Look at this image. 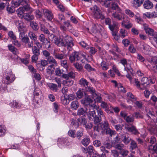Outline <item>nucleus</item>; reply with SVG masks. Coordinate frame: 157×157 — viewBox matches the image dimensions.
Segmentation results:
<instances>
[{
  "label": "nucleus",
  "mask_w": 157,
  "mask_h": 157,
  "mask_svg": "<svg viewBox=\"0 0 157 157\" xmlns=\"http://www.w3.org/2000/svg\"><path fill=\"white\" fill-rule=\"evenodd\" d=\"M81 102L82 104L87 105L89 108L87 117L90 121H93L95 124H97L101 121L102 117L105 118L104 112L101 108H98L96 109L97 115L96 114L94 106L90 104L92 102L93 100L89 95L86 94L84 99L82 100Z\"/></svg>",
  "instance_id": "1"
},
{
  "label": "nucleus",
  "mask_w": 157,
  "mask_h": 157,
  "mask_svg": "<svg viewBox=\"0 0 157 157\" xmlns=\"http://www.w3.org/2000/svg\"><path fill=\"white\" fill-rule=\"evenodd\" d=\"M61 36L62 38L64 40L65 44H64L63 40H59L58 39L56 38V40H55V42L56 44L59 46H66L68 49L72 48V47L75 45L74 44L73 39L71 37L66 34L64 32L62 33Z\"/></svg>",
  "instance_id": "2"
},
{
  "label": "nucleus",
  "mask_w": 157,
  "mask_h": 157,
  "mask_svg": "<svg viewBox=\"0 0 157 157\" xmlns=\"http://www.w3.org/2000/svg\"><path fill=\"white\" fill-rule=\"evenodd\" d=\"M101 128L102 131L101 133L102 134H105L108 135L109 136H112L115 133L114 130H113L109 128V124L106 120H105L101 124Z\"/></svg>",
  "instance_id": "3"
},
{
  "label": "nucleus",
  "mask_w": 157,
  "mask_h": 157,
  "mask_svg": "<svg viewBox=\"0 0 157 157\" xmlns=\"http://www.w3.org/2000/svg\"><path fill=\"white\" fill-rule=\"evenodd\" d=\"M15 79L14 75L13 74L12 71L7 70L5 74L3 75L2 82L6 84H10L13 82Z\"/></svg>",
  "instance_id": "4"
},
{
  "label": "nucleus",
  "mask_w": 157,
  "mask_h": 157,
  "mask_svg": "<svg viewBox=\"0 0 157 157\" xmlns=\"http://www.w3.org/2000/svg\"><path fill=\"white\" fill-rule=\"evenodd\" d=\"M90 9L92 12L91 14L95 18H100L101 19L104 18V17L102 14L101 11L96 5L94 6L93 7L90 8Z\"/></svg>",
  "instance_id": "5"
},
{
  "label": "nucleus",
  "mask_w": 157,
  "mask_h": 157,
  "mask_svg": "<svg viewBox=\"0 0 157 157\" xmlns=\"http://www.w3.org/2000/svg\"><path fill=\"white\" fill-rule=\"evenodd\" d=\"M124 128L127 132L134 135H137L140 133L136 127L133 124H125Z\"/></svg>",
  "instance_id": "6"
},
{
  "label": "nucleus",
  "mask_w": 157,
  "mask_h": 157,
  "mask_svg": "<svg viewBox=\"0 0 157 157\" xmlns=\"http://www.w3.org/2000/svg\"><path fill=\"white\" fill-rule=\"evenodd\" d=\"M101 106L108 114H114L113 111V107L109 103H107L103 101L101 102Z\"/></svg>",
  "instance_id": "7"
},
{
  "label": "nucleus",
  "mask_w": 157,
  "mask_h": 157,
  "mask_svg": "<svg viewBox=\"0 0 157 157\" xmlns=\"http://www.w3.org/2000/svg\"><path fill=\"white\" fill-rule=\"evenodd\" d=\"M103 28V27L99 24H92V26L90 28H87L86 29L88 30L90 29L92 32L96 34L100 33Z\"/></svg>",
  "instance_id": "8"
},
{
  "label": "nucleus",
  "mask_w": 157,
  "mask_h": 157,
  "mask_svg": "<svg viewBox=\"0 0 157 157\" xmlns=\"http://www.w3.org/2000/svg\"><path fill=\"white\" fill-rule=\"evenodd\" d=\"M17 26L19 33V38L21 39L25 37L24 33L25 25L24 23L22 22H20L17 23Z\"/></svg>",
  "instance_id": "9"
},
{
  "label": "nucleus",
  "mask_w": 157,
  "mask_h": 157,
  "mask_svg": "<svg viewBox=\"0 0 157 157\" xmlns=\"http://www.w3.org/2000/svg\"><path fill=\"white\" fill-rule=\"evenodd\" d=\"M82 150L83 152L85 153H88V157H91V155L95 152V151L93 146L90 145L87 147L85 148L82 147Z\"/></svg>",
  "instance_id": "10"
},
{
  "label": "nucleus",
  "mask_w": 157,
  "mask_h": 157,
  "mask_svg": "<svg viewBox=\"0 0 157 157\" xmlns=\"http://www.w3.org/2000/svg\"><path fill=\"white\" fill-rule=\"evenodd\" d=\"M28 2V0H13L12 1V5L14 7H17L20 5H25Z\"/></svg>",
  "instance_id": "11"
},
{
  "label": "nucleus",
  "mask_w": 157,
  "mask_h": 157,
  "mask_svg": "<svg viewBox=\"0 0 157 157\" xmlns=\"http://www.w3.org/2000/svg\"><path fill=\"white\" fill-rule=\"evenodd\" d=\"M44 14L47 19L51 21L53 17V15L51 11L49 10L44 9L43 10Z\"/></svg>",
  "instance_id": "12"
},
{
  "label": "nucleus",
  "mask_w": 157,
  "mask_h": 157,
  "mask_svg": "<svg viewBox=\"0 0 157 157\" xmlns=\"http://www.w3.org/2000/svg\"><path fill=\"white\" fill-rule=\"evenodd\" d=\"M121 11L120 13L119 12H114L112 13L111 17L112 18L115 19L116 20H117L118 21H121L122 20V18L124 19L123 17H122V16L121 13Z\"/></svg>",
  "instance_id": "13"
},
{
  "label": "nucleus",
  "mask_w": 157,
  "mask_h": 157,
  "mask_svg": "<svg viewBox=\"0 0 157 157\" xmlns=\"http://www.w3.org/2000/svg\"><path fill=\"white\" fill-rule=\"evenodd\" d=\"M21 41L25 44H28V46L29 48H31L33 46L34 44L33 41L31 42L29 41V39L28 36H25L21 39Z\"/></svg>",
  "instance_id": "14"
},
{
  "label": "nucleus",
  "mask_w": 157,
  "mask_h": 157,
  "mask_svg": "<svg viewBox=\"0 0 157 157\" xmlns=\"http://www.w3.org/2000/svg\"><path fill=\"white\" fill-rule=\"evenodd\" d=\"M121 138L122 141L125 145H128L132 140L129 136L125 134L122 135Z\"/></svg>",
  "instance_id": "15"
},
{
  "label": "nucleus",
  "mask_w": 157,
  "mask_h": 157,
  "mask_svg": "<svg viewBox=\"0 0 157 157\" xmlns=\"http://www.w3.org/2000/svg\"><path fill=\"white\" fill-rule=\"evenodd\" d=\"M138 148L137 144L133 140H132L130 144L129 149L130 151L132 153H135V151H134Z\"/></svg>",
  "instance_id": "16"
},
{
  "label": "nucleus",
  "mask_w": 157,
  "mask_h": 157,
  "mask_svg": "<svg viewBox=\"0 0 157 157\" xmlns=\"http://www.w3.org/2000/svg\"><path fill=\"white\" fill-rule=\"evenodd\" d=\"M48 64V62L47 60H42L41 61L40 63H38L37 65V67L40 66L39 68L40 71H42L44 70L45 68V67Z\"/></svg>",
  "instance_id": "17"
},
{
  "label": "nucleus",
  "mask_w": 157,
  "mask_h": 157,
  "mask_svg": "<svg viewBox=\"0 0 157 157\" xmlns=\"http://www.w3.org/2000/svg\"><path fill=\"white\" fill-rule=\"evenodd\" d=\"M34 55L32 57V61L36 62L40 55V50H32Z\"/></svg>",
  "instance_id": "18"
},
{
  "label": "nucleus",
  "mask_w": 157,
  "mask_h": 157,
  "mask_svg": "<svg viewBox=\"0 0 157 157\" xmlns=\"http://www.w3.org/2000/svg\"><path fill=\"white\" fill-rule=\"evenodd\" d=\"M87 108L84 109L83 108H79L77 111V115L79 116H84L86 113H88Z\"/></svg>",
  "instance_id": "19"
},
{
  "label": "nucleus",
  "mask_w": 157,
  "mask_h": 157,
  "mask_svg": "<svg viewBox=\"0 0 157 157\" xmlns=\"http://www.w3.org/2000/svg\"><path fill=\"white\" fill-rule=\"evenodd\" d=\"M144 0H133L132 4V6L135 8L140 7L143 3Z\"/></svg>",
  "instance_id": "20"
},
{
  "label": "nucleus",
  "mask_w": 157,
  "mask_h": 157,
  "mask_svg": "<svg viewBox=\"0 0 157 157\" xmlns=\"http://www.w3.org/2000/svg\"><path fill=\"white\" fill-rule=\"evenodd\" d=\"M48 85L49 89L54 92H57L59 90V87L56 84L49 83Z\"/></svg>",
  "instance_id": "21"
},
{
  "label": "nucleus",
  "mask_w": 157,
  "mask_h": 157,
  "mask_svg": "<svg viewBox=\"0 0 157 157\" xmlns=\"http://www.w3.org/2000/svg\"><path fill=\"white\" fill-rule=\"evenodd\" d=\"M22 17L28 21H31L34 19V16L33 15L29 13H25L22 15Z\"/></svg>",
  "instance_id": "22"
},
{
  "label": "nucleus",
  "mask_w": 157,
  "mask_h": 157,
  "mask_svg": "<svg viewBox=\"0 0 157 157\" xmlns=\"http://www.w3.org/2000/svg\"><path fill=\"white\" fill-rule=\"evenodd\" d=\"M144 30L147 34L150 37L153 36L155 32H154L153 30L147 26H145L144 28Z\"/></svg>",
  "instance_id": "23"
},
{
  "label": "nucleus",
  "mask_w": 157,
  "mask_h": 157,
  "mask_svg": "<svg viewBox=\"0 0 157 157\" xmlns=\"http://www.w3.org/2000/svg\"><path fill=\"white\" fill-rule=\"evenodd\" d=\"M151 62L153 65V69L154 70H157V56L152 57L151 59Z\"/></svg>",
  "instance_id": "24"
},
{
  "label": "nucleus",
  "mask_w": 157,
  "mask_h": 157,
  "mask_svg": "<svg viewBox=\"0 0 157 157\" xmlns=\"http://www.w3.org/2000/svg\"><path fill=\"white\" fill-rule=\"evenodd\" d=\"M77 97L79 99H81L86 94V92L82 90H78L76 93Z\"/></svg>",
  "instance_id": "25"
},
{
  "label": "nucleus",
  "mask_w": 157,
  "mask_h": 157,
  "mask_svg": "<svg viewBox=\"0 0 157 157\" xmlns=\"http://www.w3.org/2000/svg\"><path fill=\"white\" fill-rule=\"evenodd\" d=\"M143 6L144 8L149 9L153 7V4L149 0H146L144 2Z\"/></svg>",
  "instance_id": "26"
},
{
  "label": "nucleus",
  "mask_w": 157,
  "mask_h": 157,
  "mask_svg": "<svg viewBox=\"0 0 157 157\" xmlns=\"http://www.w3.org/2000/svg\"><path fill=\"white\" fill-rule=\"evenodd\" d=\"M102 118V117L101 118ZM104 118L105 119V118L104 117ZM102 121V119H101V121L100 123H98L97 124H95L94 123V124H96V125H94L93 126L94 131V132H96L97 134H99L100 133V132H101V131H102L101 128L100 126H99L98 125V124H100V123Z\"/></svg>",
  "instance_id": "27"
},
{
  "label": "nucleus",
  "mask_w": 157,
  "mask_h": 157,
  "mask_svg": "<svg viewBox=\"0 0 157 157\" xmlns=\"http://www.w3.org/2000/svg\"><path fill=\"white\" fill-rule=\"evenodd\" d=\"M79 84L82 87H84L86 88L88 86L89 82L85 79L82 78L79 80Z\"/></svg>",
  "instance_id": "28"
},
{
  "label": "nucleus",
  "mask_w": 157,
  "mask_h": 157,
  "mask_svg": "<svg viewBox=\"0 0 157 157\" xmlns=\"http://www.w3.org/2000/svg\"><path fill=\"white\" fill-rule=\"evenodd\" d=\"M73 82L74 81L71 79H67L63 80L62 83L64 86H70L73 84Z\"/></svg>",
  "instance_id": "29"
},
{
  "label": "nucleus",
  "mask_w": 157,
  "mask_h": 157,
  "mask_svg": "<svg viewBox=\"0 0 157 157\" xmlns=\"http://www.w3.org/2000/svg\"><path fill=\"white\" fill-rule=\"evenodd\" d=\"M28 36L30 39L34 42L37 40V36L36 34L33 31H30L28 33Z\"/></svg>",
  "instance_id": "30"
},
{
  "label": "nucleus",
  "mask_w": 157,
  "mask_h": 157,
  "mask_svg": "<svg viewBox=\"0 0 157 157\" xmlns=\"http://www.w3.org/2000/svg\"><path fill=\"white\" fill-rule=\"evenodd\" d=\"M70 25V23L68 21H65L63 22V25H61L60 26L61 29L63 31H67V29L68 28Z\"/></svg>",
  "instance_id": "31"
},
{
  "label": "nucleus",
  "mask_w": 157,
  "mask_h": 157,
  "mask_svg": "<svg viewBox=\"0 0 157 157\" xmlns=\"http://www.w3.org/2000/svg\"><path fill=\"white\" fill-rule=\"evenodd\" d=\"M79 106L78 102L77 100L73 101L71 104V107L73 110H76Z\"/></svg>",
  "instance_id": "32"
},
{
  "label": "nucleus",
  "mask_w": 157,
  "mask_h": 157,
  "mask_svg": "<svg viewBox=\"0 0 157 157\" xmlns=\"http://www.w3.org/2000/svg\"><path fill=\"white\" fill-rule=\"evenodd\" d=\"M113 146L115 148L120 150V152L124 150V146L123 144L120 143L116 144H115Z\"/></svg>",
  "instance_id": "33"
},
{
  "label": "nucleus",
  "mask_w": 157,
  "mask_h": 157,
  "mask_svg": "<svg viewBox=\"0 0 157 157\" xmlns=\"http://www.w3.org/2000/svg\"><path fill=\"white\" fill-rule=\"evenodd\" d=\"M56 50H54L53 55L56 59H62L64 58V55L63 54H60L56 52Z\"/></svg>",
  "instance_id": "34"
},
{
  "label": "nucleus",
  "mask_w": 157,
  "mask_h": 157,
  "mask_svg": "<svg viewBox=\"0 0 157 157\" xmlns=\"http://www.w3.org/2000/svg\"><path fill=\"white\" fill-rule=\"evenodd\" d=\"M85 89L87 92H89L92 95L96 94L95 89L93 87L88 86L86 87Z\"/></svg>",
  "instance_id": "35"
},
{
  "label": "nucleus",
  "mask_w": 157,
  "mask_h": 157,
  "mask_svg": "<svg viewBox=\"0 0 157 157\" xmlns=\"http://www.w3.org/2000/svg\"><path fill=\"white\" fill-rule=\"evenodd\" d=\"M6 10L9 14H11L14 13L15 11V7L12 6H8L6 7Z\"/></svg>",
  "instance_id": "36"
},
{
  "label": "nucleus",
  "mask_w": 157,
  "mask_h": 157,
  "mask_svg": "<svg viewBox=\"0 0 157 157\" xmlns=\"http://www.w3.org/2000/svg\"><path fill=\"white\" fill-rule=\"evenodd\" d=\"M83 135V130L82 129L78 130L75 133V137H76L77 139L79 140H81V138Z\"/></svg>",
  "instance_id": "37"
},
{
  "label": "nucleus",
  "mask_w": 157,
  "mask_h": 157,
  "mask_svg": "<svg viewBox=\"0 0 157 157\" xmlns=\"http://www.w3.org/2000/svg\"><path fill=\"white\" fill-rule=\"evenodd\" d=\"M111 8L113 10H117L120 13L121 11V10L117 4L115 3V2L112 3Z\"/></svg>",
  "instance_id": "38"
},
{
  "label": "nucleus",
  "mask_w": 157,
  "mask_h": 157,
  "mask_svg": "<svg viewBox=\"0 0 157 157\" xmlns=\"http://www.w3.org/2000/svg\"><path fill=\"white\" fill-rule=\"evenodd\" d=\"M16 12L19 17H22V15L24 14L23 13L24 12V10L23 7H20L19 8L17 9Z\"/></svg>",
  "instance_id": "39"
},
{
  "label": "nucleus",
  "mask_w": 157,
  "mask_h": 157,
  "mask_svg": "<svg viewBox=\"0 0 157 157\" xmlns=\"http://www.w3.org/2000/svg\"><path fill=\"white\" fill-rule=\"evenodd\" d=\"M23 6L22 7L23 8L24 10H25L26 11H28L29 13H31L33 12V9L28 5V3L25 5H23Z\"/></svg>",
  "instance_id": "40"
},
{
  "label": "nucleus",
  "mask_w": 157,
  "mask_h": 157,
  "mask_svg": "<svg viewBox=\"0 0 157 157\" xmlns=\"http://www.w3.org/2000/svg\"><path fill=\"white\" fill-rule=\"evenodd\" d=\"M30 25L34 31H37L39 29V27L37 24L33 21H31Z\"/></svg>",
  "instance_id": "41"
},
{
  "label": "nucleus",
  "mask_w": 157,
  "mask_h": 157,
  "mask_svg": "<svg viewBox=\"0 0 157 157\" xmlns=\"http://www.w3.org/2000/svg\"><path fill=\"white\" fill-rule=\"evenodd\" d=\"M150 83L148 79L146 77H144L142 78L141 80V84L144 85H147L149 84Z\"/></svg>",
  "instance_id": "42"
},
{
  "label": "nucleus",
  "mask_w": 157,
  "mask_h": 157,
  "mask_svg": "<svg viewBox=\"0 0 157 157\" xmlns=\"http://www.w3.org/2000/svg\"><path fill=\"white\" fill-rule=\"evenodd\" d=\"M90 139L89 138H85L81 141V143L85 146H87L90 143Z\"/></svg>",
  "instance_id": "43"
},
{
  "label": "nucleus",
  "mask_w": 157,
  "mask_h": 157,
  "mask_svg": "<svg viewBox=\"0 0 157 157\" xmlns=\"http://www.w3.org/2000/svg\"><path fill=\"white\" fill-rule=\"evenodd\" d=\"M109 28L112 31V33L114 31L117 32V25L115 23H113V25H109Z\"/></svg>",
  "instance_id": "44"
},
{
  "label": "nucleus",
  "mask_w": 157,
  "mask_h": 157,
  "mask_svg": "<svg viewBox=\"0 0 157 157\" xmlns=\"http://www.w3.org/2000/svg\"><path fill=\"white\" fill-rule=\"evenodd\" d=\"M148 129L152 134L156 135L157 133V129L154 126H151Z\"/></svg>",
  "instance_id": "45"
},
{
  "label": "nucleus",
  "mask_w": 157,
  "mask_h": 157,
  "mask_svg": "<svg viewBox=\"0 0 157 157\" xmlns=\"http://www.w3.org/2000/svg\"><path fill=\"white\" fill-rule=\"evenodd\" d=\"M112 147V144L109 141H106L104 143V146H102L101 147H104V148L107 149H110Z\"/></svg>",
  "instance_id": "46"
},
{
  "label": "nucleus",
  "mask_w": 157,
  "mask_h": 157,
  "mask_svg": "<svg viewBox=\"0 0 157 157\" xmlns=\"http://www.w3.org/2000/svg\"><path fill=\"white\" fill-rule=\"evenodd\" d=\"M121 37L123 38L125 36H127L128 33L127 31L124 29H121L120 31Z\"/></svg>",
  "instance_id": "47"
},
{
  "label": "nucleus",
  "mask_w": 157,
  "mask_h": 157,
  "mask_svg": "<svg viewBox=\"0 0 157 157\" xmlns=\"http://www.w3.org/2000/svg\"><path fill=\"white\" fill-rule=\"evenodd\" d=\"M71 124L75 128H77L79 126V124L78 120L77 121L73 119L71 122Z\"/></svg>",
  "instance_id": "48"
},
{
  "label": "nucleus",
  "mask_w": 157,
  "mask_h": 157,
  "mask_svg": "<svg viewBox=\"0 0 157 157\" xmlns=\"http://www.w3.org/2000/svg\"><path fill=\"white\" fill-rule=\"evenodd\" d=\"M47 60L50 64H55L56 66L57 64V62L56 60L51 56L47 58Z\"/></svg>",
  "instance_id": "49"
},
{
  "label": "nucleus",
  "mask_w": 157,
  "mask_h": 157,
  "mask_svg": "<svg viewBox=\"0 0 157 157\" xmlns=\"http://www.w3.org/2000/svg\"><path fill=\"white\" fill-rule=\"evenodd\" d=\"M129 154L131 153H130L127 150L124 149L120 152V154L122 155L123 157H127L128 156V155H129Z\"/></svg>",
  "instance_id": "50"
},
{
  "label": "nucleus",
  "mask_w": 157,
  "mask_h": 157,
  "mask_svg": "<svg viewBox=\"0 0 157 157\" xmlns=\"http://www.w3.org/2000/svg\"><path fill=\"white\" fill-rule=\"evenodd\" d=\"M78 121L79 124H82L83 125L86 124L87 122L86 118L84 117H81L78 118Z\"/></svg>",
  "instance_id": "51"
},
{
  "label": "nucleus",
  "mask_w": 157,
  "mask_h": 157,
  "mask_svg": "<svg viewBox=\"0 0 157 157\" xmlns=\"http://www.w3.org/2000/svg\"><path fill=\"white\" fill-rule=\"evenodd\" d=\"M35 14L37 19L41 18L42 14L41 12L39 10H36L35 12Z\"/></svg>",
  "instance_id": "52"
},
{
  "label": "nucleus",
  "mask_w": 157,
  "mask_h": 157,
  "mask_svg": "<svg viewBox=\"0 0 157 157\" xmlns=\"http://www.w3.org/2000/svg\"><path fill=\"white\" fill-rule=\"evenodd\" d=\"M125 71H126L128 73H130L132 74H133L132 69L130 65H127L126 67H124Z\"/></svg>",
  "instance_id": "53"
},
{
  "label": "nucleus",
  "mask_w": 157,
  "mask_h": 157,
  "mask_svg": "<svg viewBox=\"0 0 157 157\" xmlns=\"http://www.w3.org/2000/svg\"><path fill=\"white\" fill-rule=\"evenodd\" d=\"M134 117L130 116H127L125 119L126 121L128 123L132 122L134 121Z\"/></svg>",
  "instance_id": "54"
},
{
  "label": "nucleus",
  "mask_w": 157,
  "mask_h": 157,
  "mask_svg": "<svg viewBox=\"0 0 157 157\" xmlns=\"http://www.w3.org/2000/svg\"><path fill=\"white\" fill-rule=\"evenodd\" d=\"M125 23V21L123 20L121 22V25L127 29H129L132 26V24L131 23H129L128 24L126 25Z\"/></svg>",
  "instance_id": "55"
},
{
  "label": "nucleus",
  "mask_w": 157,
  "mask_h": 157,
  "mask_svg": "<svg viewBox=\"0 0 157 157\" xmlns=\"http://www.w3.org/2000/svg\"><path fill=\"white\" fill-rule=\"evenodd\" d=\"M125 13L130 17H133L134 15V13L128 9L125 10Z\"/></svg>",
  "instance_id": "56"
},
{
  "label": "nucleus",
  "mask_w": 157,
  "mask_h": 157,
  "mask_svg": "<svg viewBox=\"0 0 157 157\" xmlns=\"http://www.w3.org/2000/svg\"><path fill=\"white\" fill-rule=\"evenodd\" d=\"M8 36L12 39L15 40L16 39V36L15 35L13 32L12 31H10L8 33Z\"/></svg>",
  "instance_id": "57"
},
{
  "label": "nucleus",
  "mask_w": 157,
  "mask_h": 157,
  "mask_svg": "<svg viewBox=\"0 0 157 157\" xmlns=\"http://www.w3.org/2000/svg\"><path fill=\"white\" fill-rule=\"evenodd\" d=\"M75 131L72 130H70L68 132V135L72 138H75Z\"/></svg>",
  "instance_id": "58"
},
{
  "label": "nucleus",
  "mask_w": 157,
  "mask_h": 157,
  "mask_svg": "<svg viewBox=\"0 0 157 157\" xmlns=\"http://www.w3.org/2000/svg\"><path fill=\"white\" fill-rule=\"evenodd\" d=\"M84 68L88 71H94L95 70L94 68H92L91 66L88 64H86L84 66Z\"/></svg>",
  "instance_id": "59"
},
{
  "label": "nucleus",
  "mask_w": 157,
  "mask_h": 157,
  "mask_svg": "<svg viewBox=\"0 0 157 157\" xmlns=\"http://www.w3.org/2000/svg\"><path fill=\"white\" fill-rule=\"evenodd\" d=\"M34 44L35 45L34 47L35 48V49H40L42 48V44L37 40L34 42Z\"/></svg>",
  "instance_id": "60"
},
{
  "label": "nucleus",
  "mask_w": 157,
  "mask_h": 157,
  "mask_svg": "<svg viewBox=\"0 0 157 157\" xmlns=\"http://www.w3.org/2000/svg\"><path fill=\"white\" fill-rule=\"evenodd\" d=\"M71 55H73V57L75 59V60H80V58L78 56V53L76 51H75Z\"/></svg>",
  "instance_id": "61"
},
{
  "label": "nucleus",
  "mask_w": 157,
  "mask_h": 157,
  "mask_svg": "<svg viewBox=\"0 0 157 157\" xmlns=\"http://www.w3.org/2000/svg\"><path fill=\"white\" fill-rule=\"evenodd\" d=\"M124 126V125L117 124L115 125L114 127L117 131H120L122 130V127Z\"/></svg>",
  "instance_id": "62"
},
{
  "label": "nucleus",
  "mask_w": 157,
  "mask_h": 157,
  "mask_svg": "<svg viewBox=\"0 0 157 157\" xmlns=\"http://www.w3.org/2000/svg\"><path fill=\"white\" fill-rule=\"evenodd\" d=\"M38 39L41 42L43 43H45V40H47L45 37L44 35L43 34H41L39 36Z\"/></svg>",
  "instance_id": "63"
},
{
  "label": "nucleus",
  "mask_w": 157,
  "mask_h": 157,
  "mask_svg": "<svg viewBox=\"0 0 157 157\" xmlns=\"http://www.w3.org/2000/svg\"><path fill=\"white\" fill-rule=\"evenodd\" d=\"M61 102L63 105H66L69 104L70 101L68 99L64 98L61 99Z\"/></svg>",
  "instance_id": "64"
}]
</instances>
